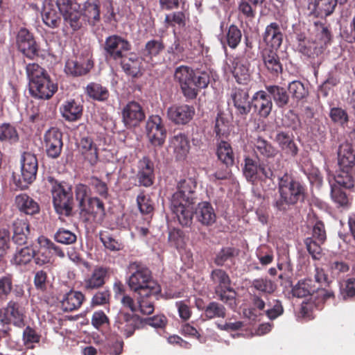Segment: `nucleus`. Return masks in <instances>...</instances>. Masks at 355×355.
I'll list each match as a JSON object with an SVG mask.
<instances>
[{"mask_svg":"<svg viewBox=\"0 0 355 355\" xmlns=\"http://www.w3.org/2000/svg\"><path fill=\"white\" fill-rule=\"evenodd\" d=\"M105 49L110 57L116 60L121 58L123 53L130 49V44L121 37L112 35L106 39Z\"/></svg>","mask_w":355,"mask_h":355,"instance_id":"f3484780","label":"nucleus"},{"mask_svg":"<svg viewBox=\"0 0 355 355\" xmlns=\"http://www.w3.org/2000/svg\"><path fill=\"white\" fill-rule=\"evenodd\" d=\"M38 168L37 159L35 155L24 153L21 160V177L19 187L26 189L36 178Z\"/></svg>","mask_w":355,"mask_h":355,"instance_id":"6e6552de","label":"nucleus"},{"mask_svg":"<svg viewBox=\"0 0 355 355\" xmlns=\"http://www.w3.org/2000/svg\"><path fill=\"white\" fill-rule=\"evenodd\" d=\"M263 59L265 66L272 73H277L282 71V65L273 51H266L263 55Z\"/></svg>","mask_w":355,"mask_h":355,"instance_id":"de8ad7c7","label":"nucleus"},{"mask_svg":"<svg viewBox=\"0 0 355 355\" xmlns=\"http://www.w3.org/2000/svg\"><path fill=\"white\" fill-rule=\"evenodd\" d=\"M146 132L150 143L155 147H161L165 142L166 130L159 115L148 117L146 124Z\"/></svg>","mask_w":355,"mask_h":355,"instance_id":"0eeeda50","label":"nucleus"},{"mask_svg":"<svg viewBox=\"0 0 355 355\" xmlns=\"http://www.w3.org/2000/svg\"><path fill=\"white\" fill-rule=\"evenodd\" d=\"M232 73L238 83L246 84L250 77L248 62L243 58H236L232 61Z\"/></svg>","mask_w":355,"mask_h":355,"instance_id":"bb28decb","label":"nucleus"},{"mask_svg":"<svg viewBox=\"0 0 355 355\" xmlns=\"http://www.w3.org/2000/svg\"><path fill=\"white\" fill-rule=\"evenodd\" d=\"M174 78L187 99L196 98L199 90L207 87L210 80L207 72H195L189 67L184 65L176 68Z\"/></svg>","mask_w":355,"mask_h":355,"instance_id":"7ed1b4c3","label":"nucleus"},{"mask_svg":"<svg viewBox=\"0 0 355 355\" xmlns=\"http://www.w3.org/2000/svg\"><path fill=\"white\" fill-rule=\"evenodd\" d=\"M139 318L135 314H130L120 310L114 320V327L125 338L130 337L139 327Z\"/></svg>","mask_w":355,"mask_h":355,"instance_id":"1a4fd4ad","label":"nucleus"},{"mask_svg":"<svg viewBox=\"0 0 355 355\" xmlns=\"http://www.w3.org/2000/svg\"><path fill=\"white\" fill-rule=\"evenodd\" d=\"M252 286L257 291L265 293H272L276 288L275 284L266 278L255 279L252 282Z\"/></svg>","mask_w":355,"mask_h":355,"instance_id":"5fc2aeb1","label":"nucleus"},{"mask_svg":"<svg viewBox=\"0 0 355 355\" xmlns=\"http://www.w3.org/2000/svg\"><path fill=\"white\" fill-rule=\"evenodd\" d=\"M197 220L205 225H211L216 221V214L211 205L207 202L198 205L196 209Z\"/></svg>","mask_w":355,"mask_h":355,"instance_id":"2f4dec72","label":"nucleus"},{"mask_svg":"<svg viewBox=\"0 0 355 355\" xmlns=\"http://www.w3.org/2000/svg\"><path fill=\"white\" fill-rule=\"evenodd\" d=\"M330 117L331 120L341 125L348 122V114L346 111L340 107H333L330 110Z\"/></svg>","mask_w":355,"mask_h":355,"instance_id":"338daca9","label":"nucleus"},{"mask_svg":"<svg viewBox=\"0 0 355 355\" xmlns=\"http://www.w3.org/2000/svg\"><path fill=\"white\" fill-rule=\"evenodd\" d=\"M338 0H314L309 3L308 9L310 13L317 17H326L331 15Z\"/></svg>","mask_w":355,"mask_h":355,"instance_id":"393cba45","label":"nucleus"},{"mask_svg":"<svg viewBox=\"0 0 355 355\" xmlns=\"http://www.w3.org/2000/svg\"><path fill=\"white\" fill-rule=\"evenodd\" d=\"M142 59L136 54L131 53L128 58H123L121 66L123 71L128 75L136 77L141 73Z\"/></svg>","mask_w":355,"mask_h":355,"instance_id":"e433bc0d","label":"nucleus"},{"mask_svg":"<svg viewBox=\"0 0 355 355\" xmlns=\"http://www.w3.org/2000/svg\"><path fill=\"white\" fill-rule=\"evenodd\" d=\"M315 291L318 293V296L322 297L323 300L329 299L334 295L331 291L320 288V286H316L313 285V280L311 279H306L298 282L292 289L293 296L297 297L313 295Z\"/></svg>","mask_w":355,"mask_h":355,"instance_id":"9d476101","label":"nucleus"},{"mask_svg":"<svg viewBox=\"0 0 355 355\" xmlns=\"http://www.w3.org/2000/svg\"><path fill=\"white\" fill-rule=\"evenodd\" d=\"M35 255V250L30 247H25L17 251L12 261L16 265H26L28 263Z\"/></svg>","mask_w":355,"mask_h":355,"instance_id":"09e8293b","label":"nucleus"},{"mask_svg":"<svg viewBox=\"0 0 355 355\" xmlns=\"http://www.w3.org/2000/svg\"><path fill=\"white\" fill-rule=\"evenodd\" d=\"M37 243L40 245L38 256L35 258V262L40 266L51 261V248L53 243L46 237L40 236L37 238Z\"/></svg>","mask_w":355,"mask_h":355,"instance_id":"72a5a7b5","label":"nucleus"},{"mask_svg":"<svg viewBox=\"0 0 355 355\" xmlns=\"http://www.w3.org/2000/svg\"><path fill=\"white\" fill-rule=\"evenodd\" d=\"M80 209L90 216L97 223H102L105 216L104 204L97 198H89L87 204Z\"/></svg>","mask_w":355,"mask_h":355,"instance_id":"5701e85b","label":"nucleus"},{"mask_svg":"<svg viewBox=\"0 0 355 355\" xmlns=\"http://www.w3.org/2000/svg\"><path fill=\"white\" fill-rule=\"evenodd\" d=\"M62 116L67 121L78 119L83 112L82 106L74 100L65 102L60 108Z\"/></svg>","mask_w":355,"mask_h":355,"instance_id":"f704fd0d","label":"nucleus"},{"mask_svg":"<svg viewBox=\"0 0 355 355\" xmlns=\"http://www.w3.org/2000/svg\"><path fill=\"white\" fill-rule=\"evenodd\" d=\"M278 191L279 197L275 199L272 205L279 211H286L304 196L302 186L287 173L279 178Z\"/></svg>","mask_w":355,"mask_h":355,"instance_id":"39448f33","label":"nucleus"},{"mask_svg":"<svg viewBox=\"0 0 355 355\" xmlns=\"http://www.w3.org/2000/svg\"><path fill=\"white\" fill-rule=\"evenodd\" d=\"M218 159L227 166H232L234 162V155L232 148L229 143L221 141L217 148Z\"/></svg>","mask_w":355,"mask_h":355,"instance_id":"79ce46f5","label":"nucleus"},{"mask_svg":"<svg viewBox=\"0 0 355 355\" xmlns=\"http://www.w3.org/2000/svg\"><path fill=\"white\" fill-rule=\"evenodd\" d=\"M266 89L277 107H284L288 103L289 95L285 88L279 85H268Z\"/></svg>","mask_w":355,"mask_h":355,"instance_id":"c9c22d12","label":"nucleus"},{"mask_svg":"<svg viewBox=\"0 0 355 355\" xmlns=\"http://www.w3.org/2000/svg\"><path fill=\"white\" fill-rule=\"evenodd\" d=\"M339 169H353L355 165V154L349 143L342 144L338 152Z\"/></svg>","mask_w":355,"mask_h":355,"instance_id":"a878e982","label":"nucleus"},{"mask_svg":"<svg viewBox=\"0 0 355 355\" xmlns=\"http://www.w3.org/2000/svg\"><path fill=\"white\" fill-rule=\"evenodd\" d=\"M122 118L126 127H135L144 120L145 114L138 103L131 101L123 108Z\"/></svg>","mask_w":355,"mask_h":355,"instance_id":"2eb2a0df","label":"nucleus"},{"mask_svg":"<svg viewBox=\"0 0 355 355\" xmlns=\"http://www.w3.org/2000/svg\"><path fill=\"white\" fill-rule=\"evenodd\" d=\"M243 171L248 182L254 184L257 180H262V177L259 175V165L252 158L247 157L245 159V166Z\"/></svg>","mask_w":355,"mask_h":355,"instance_id":"a19ab883","label":"nucleus"},{"mask_svg":"<svg viewBox=\"0 0 355 355\" xmlns=\"http://www.w3.org/2000/svg\"><path fill=\"white\" fill-rule=\"evenodd\" d=\"M205 315L208 319L225 318V308L216 302H210L205 309Z\"/></svg>","mask_w":355,"mask_h":355,"instance_id":"603ef678","label":"nucleus"},{"mask_svg":"<svg viewBox=\"0 0 355 355\" xmlns=\"http://www.w3.org/2000/svg\"><path fill=\"white\" fill-rule=\"evenodd\" d=\"M252 103L254 110L261 117H267L271 112L272 102L266 91L257 92L252 98Z\"/></svg>","mask_w":355,"mask_h":355,"instance_id":"412c9836","label":"nucleus"},{"mask_svg":"<svg viewBox=\"0 0 355 355\" xmlns=\"http://www.w3.org/2000/svg\"><path fill=\"white\" fill-rule=\"evenodd\" d=\"M137 202L141 214L148 215L153 212V204L147 196L140 193L137 198Z\"/></svg>","mask_w":355,"mask_h":355,"instance_id":"680f3d73","label":"nucleus"},{"mask_svg":"<svg viewBox=\"0 0 355 355\" xmlns=\"http://www.w3.org/2000/svg\"><path fill=\"white\" fill-rule=\"evenodd\" d=\"M44 142L49 157L57 158L60 156L63 146L61 132L55 128L49 130L44 136Z\"/></svg>","mask_w":355,"mask_h":355,"instance_id":"f8f14e48","label":"nucleus"},{"mask_svg":"<svg viewBox=\"0 0 355 355\" xmlns=\"http://www.w3.org/2000/svg\"><path fill=\"white\" fill-rule=\"evenodd\" d=\"M353 169H339L337 175L332 180V183L345 189L355 191V179Z\"/></svg>","mask_w":355,"mask_h":355,"instance_id":"4c0bfd02","label":"nucleus"},{"mask_svg":"<svg viewBox=\"0 0 355 355\" xmlns=\"http://www.w3.org/2000/svg\"><path fill=\"white\" fill-rule=\"evenodd\" d=\"M164 48V46L160 40H153L148 41L145 46L144 55L150 58L156 56L163 51Z\"/></svg>","mask_w":355,"mask_h":355,"instance_id":"052dcab7","label":"nucleus"},{"mask_svg":"<svg viewBox=\"0 0 355 355\" xmlns=\"http://www.w3.org/2000/svg\"><path fill=\"white\" fill-rule=\"evenodd\" d=\"M137 178L139 184L148 187L153 182V164L147 157H144L139 163Z\"/></svg>","mask_w":355,"mask_h":355,"instance_id":"c85d7f7f","label":"nucleus"},{"mask_svg":"<svg viewBox=\"0 0 355 355\" xmlns=\"http://www.w3.org/2000/svg\"><path fill=\"white\" fill-rule=\"evenodd\" d=\"M197 182L193 178L181 180L171 200V209L182 226L191 223Z\"/></svg>","mask_w":355,"mask_h":355,"instance_id":"f257e3e1","label":"nucleus"},{"mask_svg":"<svg viewBox=\"0 0 355 355\" xmlns=\"http://www.w3.org/2000/svg\"><path fill=\"white\" fill-rule=\"evenodd\" d=\"M254 146L257 152L267 158L274 157L279 153V150L270 143L261 137L256 140Z\"/></svg>","mask_w":355,"mask_h":355,"instance_id":"49530a36","label":"nucleus"},{"mask_svg":"<svg viewBox=\"0 0 355 355\" xmlns=\"http://www.w3.org/2000/svg\"><path fill=\"white\" fill-rule=\"evenodd\" d=\"M288 91L293 98L300 100L308 95V90L305 88L303 83L298 80H294L288 85Z\"/></svg>","mask_w":355,"mask_h":355,"instance_id":"bf43d9fd","label":"nucleus"},{"mask_svg":"<svg viewBox=\"0 0 355 355\" xmlns=\"http://www.w3.org/2000/svg\"><path fill=\"white\" fill-rule=\"evenodd\" d=\"M230 98L237 115L245 117L250 112L252 100H250L247 90L234 88L231 92Z\"/></svg>","mask_w":355,"mask_h":355,"instance_id":"4468645a","label":"nucleus"},{"mask_svg":"<svg viewBox=\"0 0 355 355\" xmlns=\"http://www.w3.org/2000/svg\"><path fill=\"white\" fill-rule=\"evenodd\" d=\"M220 300L225 303L230 308L234 309L236 306V301L235 297V293L230 289L229 290L221 289L218 293H216Z\"/></svg>","mask_w":355,"mask_h":355,"instance_id":"0e129e2a","label":"nucleus"},{"mask_svg":"<svg viewBox=\"0 0 355 355\" xmlns=\"http://www.w3.org/2000/svg\"><path fill=\"white\" fill-rule=\"evenodd\" d=\"M59 0L56 3L51 0H44L42 17L44 23L51 28H55L60 21Z\"/></svg>","mask_w":355,"mask_h":355,"instance_id":"aec40b11","label":"nucleus"},{"mask_svg":"<svg viewBox=\"0 0 355 355\" xmlns=\"http://www.w3.org/2000/svg\"><path fill=\"white\" fill-rule=\"evenodd\" d=\"M17 44L19 51L26 57L33 58L37 55V45L28 30L20 29L17 36Z\"/></svg>","mask_w":355,"mask_h":355,"instance_id":"dca6fc26","label":"nucleus"},{"mask_svg":"<svg viewBox=\"0 0 355 355\" xmlns=\"http://www.w3.org/2000/svg\"><path fill=\"white\" fill-rule=\"evenodd\" d=\"M15 206L20 212L27 215H33L40 211L37 202L26 193L15 196Z\"/></svg>","mask_w":355,"mask_h":355,"instance_id":"cd10ccee","label":"nucleus"},{"mask_svg":"<svg viewBox=\"0 0 355 355\" xmlns=\"http://www.w3.org/2000/svg\"><path fill=\"white\" fill-rule=\"evenodd\" d=\"M17 140V134L15 129L8 124H2L0 125V141Z\"/></svg>","mask_w":355,"mask_h":355,"instance_id":"69168bd1","label":"nucleus"},{"mask_svg":"<svg viewBox=\"0 0 355 355\" xmlns=\"http://www.w3.org/2000/svg\"><path fill=\"white\" fill-rule=\"evenodd\" d=\"M109 276V270L106 267L96 266L83 280V287L87 290L97 289L103 286Z\"/></svg>","mask_w":355,"mask_h":355,"instance_id":"a211bd4d","label":"nucleus"},{"mask_svg":"<svg viewBox=\"0 0 355 355\" xmlns=\"http://www.w3.org/2000/svg\"><path fill=\"white\" fill-rule=\"evenodd\" d=\"M92 62L89 60L84 63L69 60L66 62L64 71L67 74L73 76H82L86 74L92 68Z\"/></svg>","mask_w":355,"mask_h":355,"instance_id":"58836bf2","label":"nucleus"},{"mask_svg":"<svg viewBox=\"0 0 355 355\" xmlns=\"http://www.w3.org/2000/svg\"><path fill=\"white\" fill-rule=\"evenodd\" d=\"M55 240L60 243L64 245H70L76 241V235L64 228H59L54 235Z\"/></svg>","mask_w":355,"mask_h":355,"instance_id":"6e6d98bb","label":"nucleus"},{"mask_svg":"<svg viewBox=\"0 0 355 355\" xmlns=\"http://www.w3.org/2000/svg\"><path fill=\"white\" fill-rule=\"evenodd\" d=\"M51 193L56 212L61 215L70 216L73 204L71 188L66 184L55 183L52 187Z\"/></svg>","mask_w":355,"mask_h":355,"instance_id":"423d86ee","label":"nucleus"},{"mask_svg":"<svg viewBox=\"0 0 355 355\" xmlns=\"http://www.w3.org/2000/svg\"><path fill=\"white\" fill-rule=\"evenodd\" d=\"M274 141L284 153L291 156L297 155L298 149L292 133L279 131L276 133Z\"/></svg>","mask_w":355,"mask_h":355,"instance_id":"b1692460","label":"nucleus"},{"mask_svg":"<svg viewBox=\"0 0 355 355\" xmlns=\"http://www.w3.org/2000/svg\"><path fill=\"white\" fill-rule=\"evenodd\" d=\"M100 239L103 245L110 250L117 251L121 248V244L107 232L101 233Z\"/></svg>","mask_w":355,"mask_h":355,"instance_id":"774afa93","label":"nucleus"},{"mask_svg":"<svg viewBox=\"0 0 355 355\" xmlns=\"http://www.w3.org/2000/svg\"><path fill=\"white\" fill-rule=\"evenodd\" d=\"M84 295L80 291H69L60 300L62 309L64 311H72L79 309L84 300Z\"/></svg>","mask_w":355,"mask_h":355,"instance_id":"c756f323","label":"nucleus"},{"mask_svg":"<svg viewBox=\"0 0 355 355\" xmlns=\"http://www.w3.org/2000/svg\"><path fill=\"white\" fill-rule=\"evenodd\" d=\"M84 15L92 26H95L100 21L99 6L95 1L87 3Z\"/></svg>","mask_w":355,"mask_h":355,"instance_id":"8fccbe9b","label":"nucleus"},{"mask_svg":"<svg viewBox=\"0 0 355 355\" xmlns=\"http://www.w3.org/2000/svg\"><path fill=\"white\" fill-rule=\"evenodd\" d=\"M26 70L32 96L38 98L49 99L57 91V85L51 82L45 69L39 64H28Z\"/></svg>","mask_w":355,"mask_h":355,"instance_id":"20e7f679","label":"nucleus"},{"mask_svg":"<svg viewBox=\"0 0 355 355\" xmlns=\"http://www.w3.org/2000/svg\"><path fill=\"white\" fill-rule=\"evenodd\" d=\"M60 11L64 21L69 24L73 31L81 26L80 16L78 4L73 0H59Z\"/></svg>","mask_w":355,"mask_h":355,"instance_id":"9b49d317","label":"nucleus"},{"mask_svg":"<svg viewBox=\"0 0 355 355\" xmlns=\"http://www.w3.org/2000/svg\"><path fill=\"white\" fill-rule=\"evenodd\" d=\"M24 313L23 309L16 302L10 301L6 307L0 309V322L13 323L21 327L24 325Z\"/></svg>","mask_w":355,"mask_h":355,"instance_id":"ddd939ff","label":"nucleus"},{"mask_svg":"<svg viewBox=\"0 0 355 355\" xmlns=\"http://www.w3.org/2000/svg\"><path fill=\"white\" fill-rule=\"evenodd\" d=\"M12 241L17 245L26 243L30 233L29 224L25 219L17 218L12 223Z\"/></svg>","mask_w":355,"mask_h":355,"instance_id":"7c9ffc66","label":"nucleus"},{"mask_svg":"<svg viewBox=\"0 0 355 355\" xmlns=\"http://www.w3.org/2000/svg\"><path fill=\"white\" fill-rule=\"evenodd\" d=\"M211 279L216 286V293L221 289L229 290L230 279L226 272L220 269H216L211 272Z\"/></svg>","mask_w":355,"mask_h":355,"instance_id":"37998d69","label":"nucleus"},{"mask_svg":"<svg viewBox=\"0 0 355 355\" xmlns=\"http://www.w3.org/2000/svg\"><path fill=\"white\" fill-rule=\"evenodd\" d=\"M87 94L94 100L103 101L108 98V90L100 84L92 83L85 89Z\"/></svg>","mask_w":355,"mask_h":355,"instance_id":"c03bdc74","label":"nucleus"},{"mask_svg":"<svg viewBox=\"0 0 355 355\" xmlns=\"http://www.w3.org/2000/svg\"><path fill=\"white\" fill-rule=\"evenodd\" d=\"M169 150H172L176 159H184L190 148L187 137L182 133L174 135L169 141Z\"/></svg>","mask_w":355,"mask_h":355,"instance_id":"4be33fe9","label":"nucleus"},{"mask_svg":"<svg viewBox=\"0 0 355 355\" xmlns=\"http://www.w3.org/2000/svg\"><path fill=\"white\" fill-rule=\"evenodd\" d=\"M155 296H139L137 298L138 311L145 315H150L154 311L153 298Z\"/></svg>","mask_w":355,"mask_h":355,"instance_id":"4d7b16f0","label":"nucleus"},{"mask_svg":"<svg viewBox=\"0 0 355 355\" xmlns=\"http://www.w3.org/2000/svg\"><path fill=\"white\" fill-rule=\"evenodd\" d=\"M322 243L313 238L309 237L305 240L307 250L314 259H319L320 257L322 252L320 244Z\"/></svg>","mask_w":355,"mask_h":355,"instance_id":"e2e57ef3","label":"nucleus"},{"mask_svg":"<svg viewBox=\"0 0 355 355\" xmlns=\"http://www.w3.org/2000/svg\"><path fill=\"white\" fill-rule=\"evenodd\" d=\"M194 114V107L188 105H175L167 110L168 119L176 124L187 123L192 119Z\"/></svg>","mask_w":355,"mask_h":355,"instance_id":"6ab92c4d","label":"nucleus"},{"mask_svg":"<svg viewBox=\"0 0 355 355\" xmlns=\"http://www.w3.org/2000/svg\"><path fill=\"white\" fill-rule=\"evenodd\" d=\"M79 150L91 164L97 161V150L89 137L82 138L79 144Z\"/></svg>","mask_w":355,"mask_h":355,"instance_id":"ea45409f","label":"nucleus"},{"mask_svg":"<svg viewBox=\"0 0 355 355\" xmlns=\"http://www.w3.org/2000/svg\"><path fill=\"white\" fill-rule=\"evenodd\" d=\"M318 33L316 35L317 46L314 47V53H318L319 51L317 49L324 48L331 40V35L328 28L322 24L318 26Z\"/></svg>","mask_w":355,"mask_h":355,"instance_id":"864d4df0","label":"nucleus"},{"mask_svg":"<svg viewBox=\"0 0 355 355\" xmlns=\"http://www.w3.org/2000/svg\"><path fill=\"white\" fill-rule=\"evenodd\" d=\"M91 324L95 329L99 330L110 325V319L103 311H96L92 315Z\"/></svg>","mask_w":355,"mask_h":355,"instance_id":"13d9d810","label":"nucleus"},{"mask_svg":"<svg viewBox=\"0 0 355 355\" xmlns=\"http://www.w3.org/2000/svg\"><path fill=\"white\" fill-rule=\"evenodd\" d=\"M263 40L272 49H277L282 42V34L277 23H271L266 26L263 34Z\"/></svg>","mask_w":355,"mask_h":355,"instance_id":"473e14b6","label":"nucleus"},{"mask_svg":"<svg viewBox=\"0 0 355 355\" xmlns=\"http://www.w3.org/2000/svg\"><path fill=\"white\" fill-rule=\"evenodd\" d=\"M331 187V198L333 202L338 207H346L349 203V199L347 194L342 190L340 186L332 183V181L329 180Z\"/></svg>","mask_w":355,"mask_h":355,"instance_id":"a18cd8bd","label":"nucleus"},{"mask_svg":"<svg viewBox=\"0 0 355 355\" xmlns=\"http://www.w3.org/2000/svg\"><path fill=\"white\" fill-rule=\"evenodd\" d=\"M130 276L128 284L130 288L139 296H156L161 288L153 279L151 272L138 262H132L128 267Z\"/></svg>","mask_w":355,"mask_h":355,"instance_id":"f03ea898","label":"nucleus"},{"mask_svg":"<svg viewBox=\"0 0 355 355\" xmlns=\"http://www.w3.org/2000/svg\"><path fill=\"white\" fill-rule=\"evenodd\" d=\"M241 31L237 28V26L231 25L228 29L226 37L224 40L221 39L220 42L223 45L227 42L230 48L234 49L241 42Z\"/></svg>","mask_w":355,"mask_h":355,"instance_id":"3c124183","label":"nucleus"}]
</instances>
